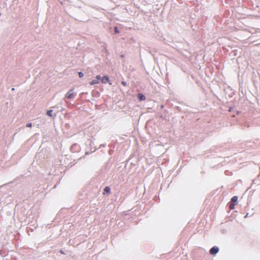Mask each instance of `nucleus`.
<instances>
[{
  "label": "nucleus",
  "instance_id": "1",
  "mask_svg": "<svg viewBox=\"0 0 260 260\" xmlns=\"http://www.w3.org/2000/svg\"><path fill=\"white\" fill-rule=\"evenodd\" d=\"M75 94L73 89L70 90L66 95V97L69 99H73Z\"/></svg>",
  "mask_w": 260,
  "mask_h": 260
},
{
  "label": "nucleus",
  "instance_id": "2",
  "mask_svg": "<svg viewBox=\"0 0 260 260\" xmlns=\"http://www.w3.org/2000/svg\"><path fill=\"white\" fill-rule=\"evenodd\" d=\"M219 251V248L217 246H214L210 250V254L211 255H215Z\"/></svg>",
  "mask_w": 260,
  "mask_h": 260
},
{
  "label": "nucleus",
  "instance_id": "3",
  "mask_svg": "<svg viewBox=\"0 0 260 260\" xmlns=\"http://www.w3.org/2000/svg\"><path fill=\"white\" fill-rule=\"evenodd\" d=\"M101 82L102 83L105 84L107 82L109 83L110 85H111V83L110 82L109 78L108 76H105L101 79Z\"/></svg>",
  "mask_w": 260,
  "mask_h": 260
},
{
  "label": "nucleus",
  "instance_id": "4",
  "mask_svg": "<svg viewBox=\"0 0 260 260\" xmlns=\"http://www.w3.org/2000/svg\"><path fill=\"white\" fill-rule=\"evenodd\" d=\"M138 99L140 101H144L145 100V97L144 95H143L142 93L138 94Z\"/></svg>",
  "mask_w": 260,
  "mask_h": 260
},
{
  "label": "nucleus",
  "instance_id": "5",
  "mask_svg": "<svg viewBox=\"0 0 260 260\" xmlns=\"http://www.w3.org/2000/svg\"><path fill=\"white\" fill-rule=\"evenodd\" d=\"M110 192V188L108 186H106L104 190V194L105 193H109Z\"/></svg>",
  "mask_w": 260,
  "mask_h": 260
},
{
  "label": "nucleus",
  "instance_id": "6",
  "mask_svg": "<svg viewBox=\"0 0 260 260\" xmlns=\"http://www.w3.org/2000/svg\"><path fill=\"white\" fill-rule=\"evenodd\" d=\"M99 83V81L98 80H93L90 83V85H93L94 84H98Z\"/></svg>",
  "mask_w": 260,
  "mask_h": 260
},
{
  "label": "nucleus",
  "instance_id": "7",
  "mask_svg": "<svg viewBox=\"0 0 260 260\" xmlns=\"http://www.w3.org/2000/svg\"><path fill=\"white\" fill-rule=\"evenodd\" d=\"M237 200H238V197L237 196L233 197L231 199L232 202H236L237 201Z\"/></svg>",
  "mask_w": 260,
  "mask_h": 260
},
{
  "label": "nucleus",
  "instance_id": "8",
  "mask_svg": "<svg viewBox=\"0 0 260 260\" xmlns=\"http://www.w3.org/2000/svg\"><path fill=\"white\" fill-rule=\"evenodd\" d=\"M52 110H48L47 112V114L50 116V117H52Z\"/></svg>",
  "mask_w": 260,
  "mask_h": 260
},
{
  "label": "nucleus",
  "instance_id": "9",
  "mask_svg": "<svg viewBox=\"0 0 260 260\" xmlns=\"http://www.w3.org/2000/svg\"><path fill=\"white\" fill-rule=\"evenodd\" d=\"M229 206H230V209H231V210L234 209L235 208V204L231 203V204H230Z\"/></svg>",
  "mask_w": 260,
  "mask_h": 260
},
{
  "label": "nucleus",
  "instance_id": "10",
  "mask_svg": "<svg viewBox=\"0 0 260 260\" xmlns=\"http://www.w3.org/2000/svg\"><path fill=\"white\" fill-rule=\"evenodd\" d=\"M79 77L80 78H82L84 76V74L82 72H79L78 73Z\"/></svg>",
  "mask_w": 260,
  "mask_h": 260
},
{
  "label": "nucleus",
  "instance_id": "11",
  "mask_svg": "<svg viewBox=\"0 0 260 260\" xmlns=\"http://www.w3.org/2000/svg\"><path fill=\"white\" fill-rule=\"evenodd\" d=\"M96 80H98L99 81V80H100V79L101 80L102 78L100 75H97L96 76Z\"/></svg>",
  "mask_w": 260,
  "mask_h": 260
},
{
  "label": "nucleus",
  "instance_id": "12",
  "mask_svg": "<svg viewBox=\"0 0 260 260\" xmlns=\"http://www.w3.org/2000/svg\"><path fill=\"white\" fill-rule=\"evenodd\" d=\"M26 126L28 127H31L32 126L31 123H28L26 124Z\"/></svg>",
  "mask_w": 260,
  "mask_h": 260
},
{
  "label": "nucleus",
  "instance_id": "13",
  "mask_svg": "<svg viewBox=\"0 0 260 260\" xmlns=\"http://www.w3.org/2000/svg\"><path fill=\"white\" fill-rule=\"evenodd\" d=\"M114 31L116 33H118L119 32V31L118 30V28L117 27H115L114 28Z\"/></svg>",
  "mask_w": 260,
  "mask_h": 260
},
{
  "label": "nucleus",
  "instance_id": "14",
  "mask_svg": "<svg viewBox=\"0 0 260 260\" xmlns=\"http://www.w3.org/2000/svg\"><path fill=\"white\" fill-rule=\"evenodd\" d=\"M121 84L123 85V86H126V82L124 81H122L121 82Z\"/></svg>",
  "mask_w": 260,
  "mask_h": 260
},
{
  "label": "nucleus",
  "instance_id": "15",
  "mask_svg": "<svg viewBox=\"0 0 260 260\" xmlns=\"http://www.w3.org/2000/svg\"><path fill=\"white\" fill-rule=\"evenodd\" d=\"M60 252V253H61L63 254V251H61V250Z\"/></svg>",
  "mask_w": 260,
  "mask_h": 260
}]
</instances>
